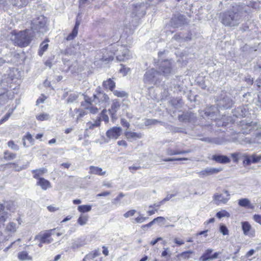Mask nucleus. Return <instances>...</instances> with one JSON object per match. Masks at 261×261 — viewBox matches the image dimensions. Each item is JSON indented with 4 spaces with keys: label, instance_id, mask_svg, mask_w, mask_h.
Here are the masks:
<instances>
[{
    "label": "nucleus",
    "instance_id": "nucleus-28",
    "mask_svg": "<svg viewBox=\"0 0 261 261\" xmlns=\"http://www.w3.org/2000/svg\"><path fill=\"white\" fill-rule=\"evenodd\" d=\"M18 258L20 260H32V257L29 255L28 253L25 251L20 252L18 254Z\"/></svg>",
    "mask_w": 261,
    "mask_h": 261
},
{
    "label": "nucleus",
    "instance_id": "nucleus-55",
    "mask_svg": "<svg viewBox=\"0 0 261 261\" xmlns=\"http://www.w3.org/2000/svg\"><path fill=\"white\" fill-rule=\"evenodd\" d=\"M121 124L126 128H129L130 126L129 123L124 118H121L120 120Z\"/></svg>",
    "mask_w": 261,
    "mask_h": 261
},
{
    "label": "nucleus",
    "instance_id": "nucleus-48",
    "mask_svg": "<svg viewBox=\"0 0 261 261\" xmlns=\"http://www.w3.org/2000/svg\"><path fill=\"white\" fill-rule=\"evenodd\" d=\"M121 68L119 70V72L122 73L123 75L124 76L129 71L130 69L129 68L125 67L122 64H121Z\"/></svg>",
    "mask_w": 261,
    "mask_h": 261
},
{
    "label": "nucleus",
    "instance_id": "nucleus-49",
    "mask_svg": "<svg viewBox=\"0 0 261 261\" xmlns=\"http://www.w3.org/2000/svg\"><path fill=\"white\" fill-rule=\"evenodd\" d=\"M8 145L9 147L11 148L14 150H18L19 149L18 146L15 144L13 141H9L8 142Z\"/></svg>",
    "mask_w": 261,
    "mask_h": 261
},
{
    "label": "nucleus",
    "instance_id": "nucleus-60",
    "mask_svg": "<svg viewBox=\"0 0 261 261\" xmlns=\"http://www.w3.org/2000/svg\"><path fill=\"white\" fill-rule=\"evenodd\" d=\"M176 194H168L167 196L162 200V202H165L167 201L170 200L172 197H174Z\"/></svg>",
    "mask_w": 261,
    "mask_h": 261
},
{
    "label": "nucleus",
    "instance_id": "nucleus-18",
    "mask_svg": "<svg viewBox=\"0 0 261 261\" xmlns=\"http://www.w3.org/2000/svg\"><path fill=\"white\" fill-rule=\"evenodd\" d=\"M80 25V22L76 21L75 25L72 30V31L66 37V40L68 41L73 40L77 35L79 27Z\"/></svg>",
    "mask_w": 261,
    "mask_h": 261
},
{
    "label": "nucleus",
    "instance_id": "nucleus-12",
    "mask_svg": "<svg viewBox=\"0 0 261 261\" xmlns=\"http://www.w3.org/2000/svg\"><path fill=\"white\" fill-rule=\"evenodd\" d=\"M222 170L221 168H216L212 167H207L204 170L197 172V174L200 177H204L207 176L216 174Z\"/></svg>",
    "mask_w": 261,
    "mask_h": 261
},
{
    "label": "nucleus",
    "instance_id": "nucleus-25",
    "mask_svg": "<svg viewBox=\"0 0 261 261\" xmlns=\"http://www.w3.org/2000/svg\"><path fill=\"white\" fill-rule=\"evenodd\" d=\"M100 117H98L96 120H94L93 122L89 121L86 124L87 129H93L95 127H98L100 125Z\"/></svg>",
    "mask_w": 261,
    "mask_h": 261
},
{
    "label": "nucleus",
    "instance_id": "nucleus-53",
    "mask_svg": "<svg viewBox=\"0 0 261 261\" xmlns=\"http://www.w3.org/2000/svg\"><path fill=\"white\" fill-rule=\"evenodd\" d=\"M187 158H167L163 159V161L165 162H170L173 161H182V160H187Z\"/></svg>",
    "mask_w": 261,
    "mask_h": 261
},
{
    "label": "nucleus",
    "instance_id": "nucleus-41",
    "mask_svg": "<svg viewBox=\"0 0 261 261\" xmlns=\"http://www.w3.org/2000/svg\"><path fill=\"white\" fill-rule=\"evenodd\" d=\"M8 165L13 166L14 170L16 171H20L22 170L27 168V166H19L18 165L14 163H9Z\"/></svg>",
    "mask_w": 261,
    "mask_h": 261
},
{
    "label": "nucleus",
    "instance_id": "nucleus-24",
    "mask_svg": "<svg viewBox=\"0 0 261 261\" xmlns=\"http://www.w3.org/2000/svg\"><path fill=\"white\" fill-rule=\"evenodd\" d=\"M181 118H182V120L184 121L191 122L194 121L196 119V117L194 113L192 112H189L186 113L181 115V117H179V119H180Z\"/></svg>",
    "mask_w": 261,
    "mask_h": 261
},
{
    "label": "nucleus",
    "instance_id": "nucleus-50",
    "mask_svg": "<svg viewBox=\"0 0 261 261\" xmlns=\"http://www.w3.org/2000/svg\"><path fill=\"white\" fill-rule=\"evenodd\" d=\"M254 70L258 72H261V58L258 60L256 65L254 66Z\"/></svg>",
    "mask_w": 261,
    "mask_h": 261
},
{
    "label": "nucleus",
    "instance_id": "nucleus-51",
    "mask_svg": "<svg viewBox=\"0 0 261 261\" xmlns=\"http://www.w3.org/2000/svg\"><path fill=\"white\" fill-rule=\"evenodd\" d=\"M249 156L251 158V162L253 163L258 162L261 159V156H256V155H252Z\"/></svg>",
    "mask_w": 261,
    "mask_h": 261
},
{
    "label": "nucleus",
    "instance_id": "nucleus-11",
    "mask_svg": "<svg viewBox=\"0 0 261 261\" xmlns=\"http://www.w3.org/2000/svg\"><path fill=\"white\" fill-rule=\"evenodd\" d=\"M55 229H52L46 230L43 233H40L35 237V239L39 240L41 243L49 244L53 241V239L50 238V236L52 234V232L55 230Z\"/></svg>",
    "mask_w": 261,
    "mask_h": 261
},
{
    "label": "nucleus",
    "instance_id": "nucleus-35",
    "mask_svg": "<svg viewBox=\"0 0 261 261\" xmlns=\"http://www.w3.org/2000/svg\"><path fill=\"white\" fill-rule=\"evenodd\" d=\"M88 220V217L86 215H81L77 220V223L80 225H85Z\"/></svg>",
    "mask_w": 261,
    "mask_h": 261
},
{
    "label": "nucleus",
    "instance_id": "nucleus-2",
    "mask_svg": "<svg viewBox=\"0 0 261 261\" xmlns=\"http://www.w3.org/2000/svg\"><path fill=\"white\" fill-rule=\"evenodd\" d=\"M248 10V6L245 4H237L221 14V22L226 27H237L242 22Z\"/></svg>",
    "mask_w": 261,
    "mask_h": 261
},
{
    "label": "nucleus",
    "instance_id": "nucleus-15",
    "mask_svg": "<svg viewBox=\"0 0 261 261\" xmlns=\"http://www.w3.org/2000/svg\"><path fill=\"white\" fill-rule=\"evenodd\" d=\"M126 139L129 142H133L143 137V134L141 133L134 132L129 130L124 133Z\"/></svg>",
    "mask_w": 261,
    "mask_h": 261
},
{
    "label": "nucleus",
    "instance_id": "nucleus-5",
    "mask_svg": "<svg viewBox=\"0 0 261 261\" xmlns=\"http://www.w3.org/2000/svg\"><path fill=\"white\" fill-rule=\"evenodd\" d=\"M111 46L112 48L114 49L117 48V50L114 49L113 51H118V50L120 49V51H121V53H114V54L117 55L116 58L117 60L119 61H125L132 57V54L128 49L124 48L122 46H119L116 43L111 45Z\"/></svg>",
    "mask_w": 261,
    "mask_h": 261
},
{
    "label": "nucleus",
    "instance_id": "nucleus-4",
    "mask_svg": "<svg viewBox=\"0 0 261 261\" xmlns=\"http://www.w3.org/2000/svg\"><path fill=\"white\" fill-rule=\"evenodd\" d=\"M234 102L230 93L222 92L217 97L216 100L217 106L221 109L231 108Z\"/></svg>",
    "mask_w": 261,
    "mask_h": 261
},
{
    "label": "nucleus",
    "instance_id": "nucleus-42",
    "mask_svg": "<svg viewBox=\"0 0 261 261\" xmlns=\"http://www.w3.org/2000/svg\"><path fill=\"white\" fill-rule=\"evenodd\" d=\"M78 97V95L76 93L70 94L67 99V103H72L75 101Z\"/></svg>",
    "mask_w": 261,
    "mask_h": 261
},
{
    "label": "nucleus",
    "instance_id": "nucleus-6",
    "mask_svg": "<svg viewBox=\"0 0 261 261\" xmlns=\"http://www.w3.org/2000/svg\"><path fill=\"white\" fill-rule=\"evenodd\" d=\"M174 62L171 60L163 61L159 66V72L165 76H169L174 73L173 69Z\"/></svg>",
    "mask_w": 261,
    "mask_h": 261
},
{
    "label": "nucleus",
    "instance_id": "nucleus-46",
    "mask_svg": "<svg viewBox=\"0 0 261 261\" xmlns=\"http://www.w3.org/2000/svg\"><path fill=\"white\" fill-rule=\"evenodd\" d=\"M37 119L40 121H43L47 120L49 118V115L47 114H41L36 117Z\"/></svg>",
    "mask_w": 261,
    "mask_h": 261
},
{
    "label": "nucleus",
    "instance_id": "nucleus-64",
    "mask_svg": "<svg viewBox=\"0 0 261 261\" xmlns=\"http://www.w3.org/2000/svg\"><path fill=\"white\" fill-rule=\"evenodd\" d=\"M47 210L51 212H54L59 210L58 207H55L53 205H49L47 207Z\"/></svg>",
    "mask_w": 261,
    "mask_h": 261
},
{
    "label": "nucleus",
    "instance_id": "nucleus-7",
    "mask_svg": "<svg viewBox=\"0 0 261 261\" xmlns=\"http://www.w3.org/2000/svg\"><path fill=\"white\" fill-rule=\"evenodd\" d=\"M46 23V19L43 16H40L33 19L31 22L32 33L35 36V33H38L40 30L43 29Z\"/></svg>",
    "mask_w": 261,
    "mask_h": 261
},
{
    "label": "nucleus",
    "instance_id": "nucleus-43",
    "mask_svg": "<svg viewBox=\"0 0 261 261\" xmlns=\"http://www.w3.org/2000/svg\"><path fill=\"white\" fill-rule=\"evenodd\" d=\"M16 228V224L14 222L9 223L7 226V229L11 232H15Z\"/></svg>",
    "mask_w": 261,
    "mask_h": 261
},
{
    "label": "nucleus",
    "instance_id": "nucleus-13",
    "mask_svg": "<svg viewBox=\"0 0 261 261\" xmlns=\"http://www.w3.org/2000/svg\"><path fill=\"white\" fill-rule=\"evenodd\" d=\"M121 130L120 127H113L107 132V137L110 139H117L120 136Z\"/></svg>",
    "mask_w": 261,
    "mask_h": 261
},
{
    "label": "nucleus",
    "instance_id": "nucleus-30",
    "mask_svg": "<svg viewBox=\"0 0 261 261\" xmlns=\"http://www.w3.org/2000/svg\"><path fill=\"white\" fill-rule=\"evenodd\" d=\"M242 227L244 234L245 235H248L249 231L251 228L250 224L247 221L243 222H242Z\"/></svg>",
    "mask_w": 261,
    "mask_h": 261
},
{
    "label": "nucleus",
    "instance_id": "nucleus-17",
    "mask_svg": "<svg viewBox=\"0 0 261 261\" xmlns=\"http://www.w3.org/2000/svg\"><path fill=\"white\" fill-rule=\"evenodd\" d=\"M212 159L221 164H227L230 162V159L224 155L215 154L212 156Z\"/></svg>",
    "mask_w": 261,
    "mask_h": 261
},
{
    "label": "nucleus",
    "instance_id": "nucleus-37",
    "mask_svg": "<svg viewBox=\"0 0 261 261\" xmlns=\"http://www.w3.org/2000/svg\"><path fill=\"white\" fill-rule=\"evenodd\" d=\"M161 122L156 119H146L144 121V124L145 126H150L152 125H155L158 123Z\"/></svg>",
    "mask_w": 261,
    "mask_h": 261
},
{
    "label": "nucleus",
    "instance_id": "nucleus-39",
    "mask_svg": "<svg viewBox=\"0 0 261 261\" xmlns=\"http://www.w3.org/2000/svg\"><path fill=\"white\" fill-rule=\"evenodd\" d=\"M238 203L241 206L246 207L250 204V202L247 198H242L239 200Z\"/></svg>",
    "mask_w": 261,
    "mask_h": 261
},
{
    "label": "nucleus",
    "instance_id": "nucleus-52",
    "mask_svg": "<svg viewBox=\"0 0 261 261\" xmlns=\"http://www.w3.org/2000/svg\"><path fill=\"white\" fill-rule=\"evenodd\" d=\"M220 231L223 235L228 234V230L227 227L224 225H221L220 226Z\"/></svg>",
    "mask_w": 261,
    "mask_h": 261
},
{
    "label": "nucleus",
    "instance_id": "nucleus-3",
    "mask_svg": "<svg viewBox=\"0 0 261 261\" xmlns=\"http://www.w3.org/2000/svg\"><path fill=\"white\" fill-rule=\"evenodd\" d=\"M34 36H35L32 33L31 30L26 29L15 34L12 36V40L18 46L24 47L30 43Z\"/></svg>",
    "mask_w": 261,
    "mask_h": 261
},
{
    "label": "nucleus",
    "instance_id": "nucleus-1",
    "mask_svg": "<svg viewBox=\"0 0 261 261\" xmlns=\"http://www.w3.org/2000/svg\"><path fill=\"white\" fill-rule=\"evenodd\" d=\"M110 98L103 91L98 87L93 96L90 97L84 95V101L81 102V107L91 114H96L100 108H105L109 105Z\"/></svg>",
    "mask_w": 261,
    "mask_h": 261
},
{
    "label": "nucleus",
    "instance_id": "nucleus-31",
    "mask_svg": "<svg viewBox=\"0 0 261 261\" xmlns=\"http://www.w3.org/2000/svg\"><path fill=\"white\" fill-rule=\"evenodd\" d=\"M159 220H165V219L164 217H158L154 219L152 221H151L149 223L142 225V228L143 229H146L150 227L151 225H152L153 224H154L156 222V221H158Z\"/></svg>",
    "mask_w": 261,
    "mask_h": 261
},
{
    "label": "nucleus",
    "instance_id": "nucleus-54",
    "mask_svg": "<svg viewBox=\"0 0 261 261\" xmlns=\"http://www.w3.org/2000/svg\"><path fill=\"white\" fill-rule=\"evenodd\" d=\"M251 163L252 162H251V158H250V156L248 155L245 156V158L243 160V164L244 165L248 166V165H250Z\"/></svg>",
    "mask_w": 261,
    "mask_h": 261
},
{
    "label": "nucleus",
    "instance_id": "nucleus-8",
    "mask_svg": "<svg viewBox=\"0 0 261 261\" xmlns=\"http://www.w3.org/2000/svg\"><path fill=\"white\" fill-rule=\"evenodd\" d=\"M160 73L154 69H151L146 72L144 75L143 81L145 83L156 84Z\"/></svg>",
    "mask_w": 261,
    "mask_h": 261
},
{
    "label": "nucleus",
    "instance_id": "nucleus-59",
    "mask_svg": "<svg viewBox=\"0 0 261 261\" xmlns=\"http://www.w3.org/2000/svg\"><path fill=\"white\" fill-rule=\"evenodd\" d=\"M85 111H80L77 117V120L79 119L80 118L83 117L85 115H86L88 113H90L89 111H87V110L84 109Z\"/></svg>",
    "mask_w": 261,
    "mask_h": 261
},
{
    "label": "nucleus",
    "instance_id": "nucleus-19",
    "mask_svg": "<svg viewBox=\"0 0 261 261\" xmlns=\"http://www.w3.org/2000/svg\"><path fill=\"white\" fill-rule=\"evenodd\" d=\"M80 25V22L76 21L75 25L72 30V31L66 37V40L68 41L73 40L77 35L79 27Z\"/></svg>",
    "mask_w": 261,
    "mask_h": 261
},
{
    "label": "nucleus",
    "instance_id": "nucleus-23",
    "mask_svg": "<svg viewBox=\"0 0 261 261\" xmlns=\"http://www.w3.org/2000/svg\"><path fill=\"white\" fill-rule=\"evenodd\" d=\"M102 86L106 89H109L111 91H113L115 88V83L111 79L103 82Z\"/></svg>",
    "mask_w": 261,
    "mask_h": 261
},
{
    "label": "nucleus",
    "instance_id": "nucleus-9",
    "mask_svg": "<svg viewBox=\"0 0 261 261\" xmlns=\"http://www.w3.org/2000/svg\"><path fill=\"white\" fill-rule=\"evenodd\" d=\"M223 193H215L213 199L214 203L217 205L220 204H225L230 199V194L228 191L223 190Z\"/></svg>",
    "mask_w": 261,
    "mask_h": 261
},
{
    "label": "nucleus",
    "instance_id": "nucleus-26",
    "mask_svg": "<svg viewBox=\"0 0 261 261\" xmlns=\"http://www.w3.org/2000/svg\"><path fill=\"white\" fill-rule=\"evenodd\" d=\"M212 249H208L205 250L204 253L200 257L199 260L200 261H206L210 260L211 257V253L213 252Z\"/></svg>",
    "mask_w": 261,
    "mask_h": 261
},
{
    "label": "nucleus",
    "instance_id": "nucleus-56",
    "mask_svg": "<svg viewBox=\"0 0 261 261\" xmlns=\"http://www.w3.org/2000/svg\"><path fill=\"white\" fill-rule=\"evenodd\" d=\"M136 212V210H132L129 211L127 212L126 213H125L123 216L125 218H128L129 217L134 216Z\"/></svg>",
    "mask_w": 261,
    "mask_h": 261
},
{
    "label": "nucleus",
    "instance_id": "nucleus-62",
    "mask_svg": "<svg viewBox=\"0 0 261 261\" xmlns=\"http://www.w3.org/2000/svg\"><path fill=\"white\" fill-rule=\"evenodd\" d=\"M24 139L28 140L31 143L32 142L34 141V139H33L32 135L30 133H29L26 135V136H25L23 137V140H24Z\"/></svg>",
    "mask_w": 261,
    "mask_h": 261
},
{
    "label": "nucleus",
    "instance_id": "nucleus-47",
    "mask_svg": "<svg viewBox=\"0 0 261 261\" xmlns=\"http://www.w3.org/2000/svg\"><path fill=\"white\" fill-rule=\"evenodd\" d=\"M167 154L169 155H177L179 154V151L178 150H173L170 148H168L166 150Z\"/></svg>",
    "mask_w": 261,
    "mask_h": 261
},
{
    "label": "nucleus",
    "instance_id": "nucleus-27",
    "mask_svg": "<svg viewBox=\"0 0 261 261\" xmlns=\"http://www.w3.org/2000/svg\"><path fill=\"white\" fill-rule=\"evenodd\" d=\"M47 170L45 168H42L38 169L33 170H32V173L34 174L33 177L36 179H38L40 178L39 176L41 175H43L44 173L47 172Z\"/></svg>",
    "mask_w": 261,
    "mask_h": 261
},
{
    "label": "nucleus",
    "instance_id": "nucleus-57",
    "mask_svg": "<svg viewBox=\"0 0 261 261\" xmlns=\"http://www.w3.org/2000/svg\"><path fill=\"white\" fill-rule=\"evenodd\" d=\"M239 154H237V152H234L231 154V156L232 158L233 161L234 163H238L239 161V159L238 158V155Z\"/></svg>",
    "mask_w": 261,
    "mask_h": 261
},
{
    "label": "nucleus",
    "instance_id": "nucleus-40",
    "mask_svg": "<svg viewBox=\"0 0 261 261\" xmlns=\"http://www.w3.org/2000/svg\"><path fill=\"white\" fill-rule=\"evenodd\" d=\"M124 194L122 193H120L119 195L115 198H114L112 201V203L115 205H118L120 204V200L122 198L124 197Z\"/></svg>",
    "mask_w": 261,
    "mask_h": 261
},
{
    "label": "nucleus",
    "instance_id": "nucleus-63",
    "mask_svg": "<svg viewBox=\"0 0 261 261\" xmlns=\"http://www.w3.org/2000/svg\"><path fill=\"white\" fill-rule=\"evenodd\" d=\"M11 113H8L6 114V115L0 120V123H3L4 122L7 121L9 118L10 117Z\"/></svg>",
    "mask_w": 261,
    "mask_h": 261
},
{
    "label": "nucleus",
    "instance_id": "nucleus-45",
    "mask_svg": "<svg viewBox=\"0 0 261 261\" xmlns=\"http://www.w3.org/2000/svg\"><path fill=\"white\" fill-rule=\"evenodd\" d=\"M98 255V252L95 251L93 253H89L87 254L84 257L86 260H89L94 258Z\"/></svg>",
    "mask_w": 261,
    "mask_h": 261
},
{
    "label": "nucleus",
    "instance_id": "nucleus-22",
    "mask_svg": "<svg viewBox=\"0 0 261 261\" xmlns=\"http://www.w3.org/2000/svg\"><path fill=\"white\" fill-rule=\"evenodd\" d=\"M37 184L40 186L44 190H46L51 187L50 182L44 178H39Z\"/></svg>",
    "mask_w": 261,
    "mask_h": 261
},
{
    "label": "nucleus",
    "instance_id": "nucleus-21",
    "mask_svg": "<svg viewBox=\"0 0 261 261\" xmlns=\"http://www.w3.org/2000/svg\"><path fill=\"white\" fill-rule=\"evenodd\" d=\"M106 171H103L102 168L94 166H91L89 167V173L92 174H96L98 175H104L106 174Z\"/></svg>",
    "mask_w": 261,
    "mask_h": 261
},
{
    "label": "nucleus",
    "instance_id": "nucleus-16",
    "mask_svg": "<svg viewBox=\"0 0 261 261\" xmlns=\"http://www.w3.org/2000/svg\"><path fill=\"white\" fill-rule=\"evenodd\" d=\"M121 104L118 99H114L111 105V108L109 109L108 111L111 115L112 118H116V113L119 110Z\"/></svg>",
    "mask_w": 261,
    "mask_h": 261
},
{
    "label": "nucleus",
    "instance_id": "nucleus-38",
    "mask_svg": "<svg viewBox=\"0 0 261 261\" xmlns=\"http://www.w3.org/2000/svg\"><path fill=\"white\" fill-rule=\"evenodd\" d=\"M193 251L191 250L185 251L178 254L177 257H181L184 259H189L190 257L191 254H193Z\"/></svg>",
    "mask_w": 261,
    "mask_h": 261
},
{
    "label": "nucleus",
    "instance_id": "nucleus-32",
    "mask_svg": "<svg viewBox=\"0 0 261 261\" xmlns=\"http://www.w3.org/2000/svg\"><path fill=\"white\" fill-rule=\"evenodd\" d=\"M91 206L90 205H82L77 207V210L81 213H86L90 212L91 210Z\"/></svg>",
    "mask_w": 261,
    "mask_h": 261
},
{
    "label": "nucleus",
    "instance_id": "nucleus-58",
    "mask_svg": "<svg viewBox=\"0 0 261 261\" xmlns=\"http://www.w3.org/2000/svg\"><path fill=\"white\" fill-rule=\"evenodd\" d=\"M148 218L147 217H138L137 218H135V220L137 223H141L144 222Z\"/></svg>",
    "mask_w": 261,
    "mask_h": 261
},
{
    "label": "nucleus",
    "instance_id": "nucleus-36",
    "mask_svg": "<svg viewBox=\"0 0 261 261\" xmlns=\"http://www.w3.org/2000/svg\"><path fill=\"white\" fill-rule=\"evenodd\" d=\"M216 217L219 219H221L223 217L228 218L230 217V214L225 210H222L217 213Z\"/></svg>",
    "mask_w": 261,
    "mask_h": 261
},
{
    "label": "nucleus",
    "instance_id": "nucleus-20",
    "mask_svg": "<svg viewBox=\"0 0 261 261\" xmlns=\"http://www.w3.org/2000/svg\"><path fill=\"white\" fill-rule=\"evenodd\" d=\"M80 25V22L76 21L75 25L72 30V31L66 37V40L68 41L73 40L77 35L79 27Z\"/></svg>",
    "mask_w": 261,
    "mask_h": 261
},
{
    "label": "nucleus",
    "instance_id": "nucleus-29",
    "mask_svg": "<svg viewBox=\"0 0 261 261\" xmlns=\"http://www.w3.org/2000/svg\"><path fill=\"white\" fill-rule=\"evenodd\" d=\"M48 41V40H45L42 42L40 45V50L39 51V55L41 56L43 54L44 52L47 50L48 47V44L47 42Z\"/></svg>",
    "mask_w": 261,
    "mask_h": 261
},
{
    "label": "nucleus",
    "instance_id": "nucleus-44",
    "mask_svg": "<svg viewBox=\"0 0 261 261\" xmlns=\"http://www.w3.org/2000/svg\"><path fill=\"white\" fill-rule=\"evenodd\" d=\"M106 110L104 109L101 114H100V118H101V120L102 119V120H103L104 121H105L106 122H109V117L106 114Z\"/></svg>",
    "mask_w": 261,
    "mask_h": 261
},
{
    "label": "nucleus",
    "instance_id": "nucleus-61",
    "mask_svg": "<svg viewBox=\"0 0 261 261\" xmlns=\"http://www.w3.org/2000/svg\"><path fill=\"white\" fill-rule=\"evenodd\" d=\"M254 220L257 222L261 224V215H255L253 216Z\"/></svg>",
    "mask_w": 261,
    "mask_h": 261
},
{
    "label": "nucleus",
    "instance_id": "nucleus-14",
    "mask_svg": "<svg viewBox=\"0 0 261 261\" xmlns=\"http://www.w3.org/2000/svg\"><path fill=\"white\" fill-rule=\"evenodd\" d=\"M146 8L147 6L144 4H137L133 9V13L138 17H142L146 13Z\"/></svg>",
    "mask_w": 261,
    "mask_h": 261
},
{
    "label": "nucleus",
    "instance_id": "nucleus-10",
    "mask_svg": "<svg viewBox=\"0 0 261 261\" xmlns=\"http://www.w3.org/2000/svg\"><path fill=\"white\" fill-rule=\"evenodd\" d=\"M186 22L185 16L179 13L174 14L171 20V24L174 28H179Z\"/></svg>",
    "mask_w": 261,
    "mask_h": 261
},
{
    "label": "nucleus",
    "instance_id": "nucleus-33",
    "mask_svg": "<svg viewBox=\"0 0 261 261\" xmlns=\"http://www.w3.org/2000/svg\"><path fill=\"white\" fill-rule=\"evenodd\" d=\"M112 92H113V94L115 96H116L117 97H118L122 98V97H127V96H128V94L124 91L117 90H114Z\"/></svg>",
    "mask_w": 261,
    "mask_h": 261
},
{
    "label": "nucleus",
    "instance_id": "nucleus-34",
    "mask_svg": "<svg viewBox=\"0 0 261 261\" xmlns=\"http://www.w3.org/2000/svg\"><path fill=\"white\" fill-rule=\"evenodd\" d=\"M16 157V154L15 153L10 152L8 151H6L4 152V158L6 160H12L15 159Z\"/></svg>",
    "mask_w": 261,
    "mask_h": 261
}]
</instances>
